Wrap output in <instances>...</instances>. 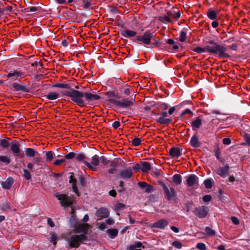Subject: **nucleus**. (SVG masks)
I'll use <instances>...</instances> for the list:
<instances>
[{"mask_svg":"<svg viewBox=\"0 0 250 250\" xmlns=\"http://www.w3.org/2000/svg\"><path fill=\"white\" fill-rule=\"evenodd\" d=\"M62 93L63 95L70 97L72 102L81 107L85 105L84 97L86 101L89 102L100 99V96L98 95L82 92L73 89H70L69 91H65Z\"/></svg>","mask_w":250,"mask_h":250,"instance_id":"obj_1","label":"nucleus"},{"mask_svg":"<svg viewBox=\"0 0 250 250\" xmlns=\"http://www.w3.org/2000/svg\"><path fill=\"white\" fill-rule=\"evenodd\" d=\"M207 51L216 54L222 58H227L229 57V55L226 53V48L223 45L214 42L212 41H209L206 44Z\"/></svg>","mask_w":250,"mask_h":250,"instance_id":"obj_2","label":"nucleus"},{"mask_svg":"<svg viewBox=\"0 0 250 250\" xmlns=\"http://www.w3.org/2000/svg\"><path fill=\"white\" fill-rule=\"evenodd\" d=\"M87 237L84 234H73L68 239L71 248H78L82 243L86 241Z\"/></svg>","mask_w":250,"mask_h":250,"instance_id":"obj_3","label":"nucleus"},{"mask_svg":"<svg viewBox=\"0 0 250 250\" xmlns=\"http://www.w3.org/2000/svg\"><path fill=\"white\" fill-rule=\"evenodd\" d=\"M55 196L60 201V203L62 207L70 206L74 202V199L72 197L68 196L65 194H56Z\"/></svg>","mask_w":250,"mask_h":250,"instance_id":"obj_4","label":"nucleus"},{"mask_svg":"<svg viewBox=\"0 0 250 250\" xmlns=\"http://www.w3.org/2000/svg\"><path fill=\"white\" fill-rule=\"evenodd\" d=\"M25 76V73L22 71L20 69L11 70L7 74V75L8 79L12 81L20 80Z\"/></svg>","mask_w":250,"mask_h":250,"instance_id":"obj_5","label":"nucleus"},{"mask_svg":"<svg viewBox=\"0 0 250 250\" xmlns=\"http://www.w3.org/2000/svg\"><path fill=\"white\" fill-rule=\"evenodd\" d=\"M159 184L163 188L164 193L167 200H173L176 195V192L175 189L173 188L169 189L166 185L163 182L160 181Z\"/></svg>","mask_w":250,"mask_h":250,"instance_id":"obj_6","label":"nucleus"},{"mask_svg":"<svg viewBox=\"0 0 250 250\" xmlns=\"http://www.w3.org/2000/svg\"><path fill=\"white\" fill-rule=\"evenodd\" d=\"M99 164V157L97 155H95L91 158V163L88 161H84V165L86 167L92 171H96L97 170V167Z\"/></svg>","mask_w":250,"mask_h":250,"instance_id":"obj_7","label":"nucleus"},{"mask_svg":"<svg viewBox=\"0 0 250 250\" xmlns=\"http://www.w3.org/2000/svg\"><path fill=\"white\" fill-rule=\"evenodd\" d=\"M152 37V34L149 31H146L143 36H137L136 37L135 41L142 42L143 43L146 45H148L151 42Z\"/></svg>","mask_w":250,"mask_h":250,"instance_id":"obj_8","label":"nucleus"},{"mask_svg":"<svg viewBox=\"0 0 250 250\" xmlns=\"http://www.w3.org/2000/svg\"><path fill=\"white\" fill-rule=\"evenodd\" d=\"M209 211L208 208L204 206L196 208L194 210V214L199 218H205Z\"/></svg>","mask_w":250,"mask_h":250,"instance_id":"obj_9","label":"nucleus"},{"mask_svg":"<svg viewBox=\"0 0 250 250\" xmlns=\"http://www.w3.org/2000/svg\"><path fill=\"white\" fill-rule=\"evenodd\" d=\"M134 101L135 99L132 97L131 100H129V99H124L121 101L118 100L116 106L121 108H126L133 105Z\"/></svg>","mask_w":250,"mask_h":250,"instance_id":"obj_10","label":"nucleus"},{"mask_svg":"<svg viewBox=\"0 0 250 250\" xmlns=\"http://www.w3.org/2000/svg\"><path fill=\"white\" fill-rule=\"evenodd\" d=\"M95 215L99 218V220L107 218L109 215V211L105 208H101L97 209Z\"/></svg>","mask_w":250,"mask_h":250,"instance_id":"obj_11","label":"nucleus"},{"mask_svg":"<svg viewBox=\"0 0 250 250\" xmlns=\"http://www.w3.org/2000/svg\"><path fill=\"white\" fill-rule=\"evenodd\" d=\"M107 100L111 103L114 104L116 105L118 100V95L115 92L109 91L106 92L105 94Z\"/></svg>","mask_w":250,"mask_h":250,"instance_id":"obj_12","label":"nucleus"},{"mask_svg":"<svg viewBox=\"0 0 250 250\" xmlns=\"http://www.w3.org/2000/svg\"><path fill=\"white\" fill-rule=\"evenodd\" d=\"M133 175V172L132 171V168L131 167H128L125 169L122 170L119 176L120 177L124 179H127L130 178Z\"/></svg>","mask_w":250,"mask_h":250,"instance_id":"obj_13","label":"nucleus"},{"mask_svg":"<svg viewBox=\"0 0 250 250\" xmlns=\"http://www.w3.org/2000/svg\"><path fill=\"white\" fill-rule=\"evenodd\" d=\"M90 226L88 224H81L75 227V232L76 233H86Z\"/></svg>","mask_w":250,"mask_h":250,"instance_id":"obj_14","label":"nucleus"},{"mask_svg":"<svg viewBox=\"0 0 250 250\" xmlns=\"http://www.w3.org/2000/svg\"><path fill=\"white\" fill-rule=\"evenodd\" d=\"M198 178L194 174L188 177L186 183L189 187H193L198 185Z\"/></svg>","mask_w":250,"mask_h":250,"instance_id":"obj_15","label":"nucleus"},{"mask_svg":"<svg viewBox=\"0 0 250 250\" xmlns=\"http://www.w3.org/2000/svg\"><path fill=\"white\" fill-rule=\"evenodd\" d=\"M229 167L226 165L224 167H219L215 170L217 174L222 177H225L229 174Z\"/></svg>","mask_w":250,"mask_h":250,"instance_id":"obj_16","label":"nucleus"},{"mask_svg":"<svg viewBox=\"0 0 250 250\" xmlns=\"http://www.w3.org/2000/svg\"><path fill=\"white\" fill-rule=\"evenodd\" d=\"M10 149L14 155H19L21 152L20 142L17 141H13Z\"/></svg>","mask_w":250,"mask_h":250,"instance_id":"obj_17","label":"nucleus"},{"mask_svg":"<svg viewBox=\"0 0 250 250\" xmlns=\"http://www.w3.org/2000/svg\"><path fill=\"white\" fill-rule=\"evenodd\" d=\"M69 183L72 184L73 191L76 194L77 196H79V192L77 187V180L75 178L73 173H71V175L69 177Z\"/></svg>","mask_w":250,"mask_h":250,"instance_id":"obj_18","label":"nucleus"},{"mask_svg":"<svg viewBox=\"0 0 250 250\" xmlns=\"http://www.w3.org/2000/svg\"><path fill=\"white\" fill-rule=\"evenodd\" d=\"M169 153L172 158H177L182 155L180 149L178 147H173L169 150Z\"/></svg>","mask_w":250,"mask_h":250,"instance_id":"obj_19","label":"nucleus"},{"mask_svg":"<svg viewBox=\"0 0 250 250\" xmlns=\"http://www.w3.org/2000/svg\"><path fill=\"white\" fill-rule=\"evenodd\" d=\"M168 225V222L166 219H161L152 225L153 228L163 229Z\"/></svg>","mask_w":250,"mask_h":250,"instance_id":"obj_20","label":"nucleus"},{"mask_svg":"<svg viewBox=\"0 0 250 250\" xmlns=\"http://www.w3.org/2000/svg\"><path fill=\"white\" fill-rule=\"evenodd\" d=\"M138 185L141 188H145V191L146 193H150L154 190L153 187L145 182H140L138 183Z\"/></svg>","mask_w":250,"mask_h":250,"instance_id":"obj_21","label":"nucleus"},{"mask_svg":"<svg viewBox=\"0 0 250 250\" xmlns=\"http://www.w3.org/2000/svg\"><path fill=\"white\" fill-rule=\"evenodd\" d=\"M12 87L13 89L17 91L27 92L28 88L23 84L14 83L12 84Z\"/></svg>","mask_w":250,"mask_h":250,"instance_id":"obj_22","label":"nucleus"},{"mask_svg":"<svg viewBox=\"0 0 250 250\" xmlns=\"http://www.w3.org/2000/svg\"><path fill=\"white\" fill-rule=\"evenodd\" d=\"M121 35L125 38L133 37L136 35L137 33L134 31L126 29L121 32Z\"/></svg>","mask_w":250,"mask_h":250,"instance_id":"obj_23","label":"nucleus"},{"mask_svg":"<svg viewBox=\"0 0 250 250\" xmlns=\"http://www.w3.org/2000/svg\"><path fill=\"white\" fill-rule=\"evenodd\" d=\"M192 129L193 130H197L202 125V121L199 117L197 118L194 121L191 123Z\"/></svg>","mask_w":250,"mask_h":250,"instance_id":"obj_24","label":"nucleus"},{"mask_svg":"<svg viewBox=\"0 0 250 250\" xmlns=\"http://www.w3.org/2000/svg\"><path fill=\"white\" fill-rule=\"evenodd\" d=\"M25 155L28 157H33L39 155L38 151L32 148H26L25 149Z\"/></svg>","mask_w":250,"mask_h":250,"instance_id":"obj_25","label":"nucleus"},{"mask_svg":"<svg viewBox=\"0 0 250 250\" xmlns=\"http://www.w3.org/2000/svg\"><path fill=\"white\" fill-rule=\"evenodd\" d=\"M156 121L157 123L161 124L166 125L169 124L172 121V120L165 118L159 114L158 116L156 118Z\"/></svg>","mask_w":250,"mask_h":250,"instance_id":"obj_26","label":"nucleus"},{"mask_svg":"<svg viewBox=\"0 0 250 250\" xmlns=\"http://www.w3.org/2000/svg\"><path fill=\"white\" fill-rule=\"evenodd\" d=\"M14 183L12 178H7L5 181L2 182V187L5 189H10Z\"/></svg>","mask_w":250,"mask_h":250,"instance_id":"obj_27","label":"nucleus"},{"mask_svg":"<svg viewBox=\"0 0 250 250\" xmlns=\"http://www.w3.org/2000/svg\"><path fill=\"white\" fill-rule=\"evenodd\" d=\"M44 97L49 100H55L59 97V94L56 92H50Z\"/></svg>","mask_w":250,"mask_h":250,"instance_id":"obj_28","label":"nucleus"},{"mask_svg":"<svg viewBox=\"0 0 250 250\" xmlns=\"http://www.w3.org/2000/svg\"><path fill=\"white\" fill-rule=\"evenodd\" d=\"M151 168V165L147 162H142L141 163V170L144 172H147Z\"/></svg>","mask_w":250,"mask_h":250,"instance_id":"obj_29","label":"nucleus"},{"mask_svg":"<svg viewBox=\"0 0 250 250\" xmlns=\"http://www.w3.org/2000/svg\"><path fill=\"white\" fill-rule=\"evenodd\" d=\"M190 143L191 146L194 147H198L200 145V143L196 135H194L192 137Z\"/></svg>","mask_w":250,"mask_h":250,"instance_id":"obj_30","label":"nucleus"},{"mask_svg":"<svg viewBox=\"0 0 250 250\" xmlns=\"http://www.w3.org/2000/svg\"><path fill=\"white\" fill-rule=\"evenodd\" d=\"M167 14L176 20L178 19L181 16L180 11L177 9H173L171 11L168 12Z\"/></svg>","mask_w":250,"mask_h":250,"instance_id":"obj_31","label":"nucleus"},{"mask_svg":"<svg viewBox=\"0 0 250 250\" xmlns=\"http://www.w3.org/2000/svg\"><path fill=\"white\" fill-rule=\"evenodd\" d=\"M107 232L108 233L111 239H114L116 237L118 233V231L117 229H108L107 230Z\"/></svg>","mask_w":250,"mask_h":250,"instance_id":"obj_32","label":"nucleus"},{"mask_svg":"<svg viewBox=\"0 0 250 250\" xmlns=\"http://www.w3.org/2000/svg\"><path fill=\"white\" fill-rule=\"evenodd\" d=\"M207 16L210 20H215L217 18L216 13L211 9L208 11Z\"/></svg>","mask_w":250,"mask_h":250,"instance_id":"obj_33","label":"nucleus"},{"mask_svg":"<svg viewBox=\"0 0 250 250\" xmlns=\"http://www.w3.org/2000/svg\"><path fill=\"white\" fill-rule=\"evenodd\" d=\"M142 246V244L140 242H137L134 245L130 246L129 247V250H139L138 248H141Z\"/></svg>","mask_w":250,"mask_h":250,"instance_id":"obj_34","label":"nucleus"},{"mask_svg":"<svg viewBox=\"0 0 250 250\" xmlns=\"http://www.w3.org/2000/svg\"><path fill=\"white\" fill-rule=\"evenodd\" d=\"M47 162H50L55 157V155L53 151H48L46 153Z\"/></svg>","mask_w":250,"mask_h":250,"instance_id":"obj_35","label":"nucleus"},{"mask_svg":"<svg viewBox=\"0 0 250 250\" xmlns=\"http://www.w3.org/2000/svg\"><path fill=\"white\" fill-rule=\"evenodd\" d=\"M205 232L208 235L212 236H215L216 234L215 231L209 227H206Z\"/></svg>","mask_w":250,"mask_h":250,"instance_id":"obj_36","label":"nucleus"},{"mask_svg":"<svg viewBox=\"0 0 250 250\" xmlns=\"http://www.w3.org/2000/svg\"><path fill=\"white\" fill-rule=\"evenodd\" d=\"M173 182L177 185H180L182 183L181 176L179 174H175L173 176Z\"/></svg>","mask_w":250,"mask_h":250,"instance_id":"obj_37","label":"nucleus"},{"mask_svg":"<svg viewBox=\"0 0 250 250\" xmlns=\"http://www.w3.org/2000/svg\"><path fill=\"white\" fill-rule=\"evenodd\" d=\"M159 20L162 22L164 23H171L172 22V21L171 19L167 16H160L159 18Z\"/></svg>","mask_w":250,"mask_h":250,"instance_id":"obj_38","label":"nucleus"},{"mask_svg":"<svg viewBox=\"0 0 250 250\" xmlns=\"http://www.w3.org/2000/svg\"><path fill=\"white\" fill-rule=\"evenodd\" d=\"M76 159L78 161L82 162L84 164L86 160V157L83 154H79L76 156Z\"/></svg>","mask_w":250,"mask_h":250,"instance_id":"obj_39","label":"nucleus"},{"mask_svg":"<svg viewBox=\"0 0 250 250\" xmlns=\"http://www.w3.org/2000/svg\"><path fill=\"white\" fill-rule=\"evenodd\" d=\"M9 142L6 139H2L0 141V146L4 148H7L9 146Z\"/></svg>","mask_w":250,"mask_h":250,"instance_id":"obj_40","label":"nucleus"},{"mask_svg":"<svg viewBox=\"0 0 250 250\" xmlns=\"http://www.w3.org/2000/svg\"><path fill=\"white\" fill-rule=\"evenodd\" d=\"M54 87L57 88H65L68 89L69 88V85L66 83H56L53 85Z\"/></svg>","mask_w":250,"mask_h":250,"instance_id":"obj_41","label":"nucleus"},{"mask_svg":"<svg viewBox=\"0 0 250 250\" xmlns=\"http://www.w3.org/2000/svg\"><path fill=\"white\" fill-rule=\"evenodd\" d=\"M0 162L8 164L10 163V159L6 156L0 155Z\"/></svg>","mask_w":250,"mask_h":250,"instance_id":"obj_42","label":"nucleus"},{"mask_svg":"<svg viewBox=\"0 0 250 250\" xmlns=\"http://www.w3.org/2000/svg\"><path fill=\"white\" fill-rule=\"evenodd\" d=\"M43 161L39 157V156L35 158V161L34 162V164L38 166H42L43 165Z\"/></svg>","mask_w":250,"mask_h":250,"instance_id":"obj_43","label":"nucleus"},{"mask_svg":"<svg viewBox=\"0 0 250 250\" xmlns=\"http://www.w3.org/2000/svg\"><path fill=\"white\" fill-rule=\"evenodd\" d=\"M193 50L198 53H205L206 50V47L205 48H202L200 47H197L194 48Z\"/></svg>","mask_w":250,"mask_h":250,"instance_id":"obj_44","label":"nucleus"},{"mask_svg":"<svg viewBox=\"0 0 250 250\" xmlns=\"http://www.w3.org/2000/svg\"><path fill=\"white\" fill-rule=\"evenodd\" d=\"M23 177L26 180H29L31 178V175L28 170L24 169L23 170Z\"/></svg>","mask_w":250,"mask_h":250,"instance_id":"obj_45","label":"nucleus"},{"mask_svg":"<svg viewBox=\"0 0 250 250\" xmlns=\"http://www.w3.org/2000/svg\"><path fill=\"white\" fill-rule=\"evenodd\" d=\"M141 143V140L139 138H135L131 141V143L134 146H138L140 145Z\"/></svg>","mask_w":250,"mask_h":250,"instance_id":"obj_46","label":"nucleus"},{"mask_svg":"<svg viewBox=\"0 0 250 250\" xmlns=\"http://www.w3.org/2000/svg\"><path fill=\"white\" fill-rule=\"evenodd\" d=\"M172 245L175 248L180 249L183 247V244L178 241H175L172 243Z\"/></svg>","mask_w":250,"mask_h":250,"instance_id":"obj_47","label":"nucleus"},{"mask_svg":"<svg viewBox=\"0 0 250 250\" xmlns=\"http://www.w3.org/2000/svg\"><path fill=\"white\" fill-rule=\"evenodd\" d=\"M91 5L92 3L89 0H86L83 1V7L85 9L89 8Z\"/></svg>","mask_w":250,"mask_h":250,"instance_id":"obj_48","label":"nucleus"},{"mask_svg":"<svg viewBox=\"0 0 250 250\" xmlns=\"http://www.w3.org/2000/svg\"><path fill=\"white\" fill-rule=\"evenodd\" d=\"M187 37V33L185 31H181L180 33L179 41L181 42L185 41Z\"/></svg>","mask_w":250,"mask_h":250,"instance_id":"obj_49","label":"nucleus"},{"mask_svg":"<svg viewBox=\"0 0 250 250\" xmlns=\"http://www.w3.org/2000/svg\"><path fill=\"white\" fill-rule=\"evenodd\" d=\"M196 248L200 250H206L207 248L205 244L199 243L196 245Z\"/></svg>","mask_w":250,"mask_h":250,"instance_id":"obj_50","label":"nucleus"},{"mask_svg":"<svg viewBox=\"0 0 250 250\" xmlns=\"http://www.w3.org/2000/svg\"><path fill=\"white\" fill-rule=\"evenodd\" d=\"M204 184L205 187L208 188H210L212 187V183L210 179H207L205 181Z\"/></svg>","mask_w":250,"mask_h":250,"instance_id":"obj_51","label":"nucleus"},{"mask_svg":"<svg viewBox=\"0 0 250 250\" xmlns=\"http://www.w3.org/2000/svg\"><path fill=\"white\" fill-rule=\"evenodd\" d=\"M76 156V154L74 152H70L65 155V157L67 159H72Z\"/></svg>","mask_w":250,"mask_h":250,"instance_id":"obj_52","label":"nucleus"},{"mask_svg":"<svg viewBox=\"0 0 250 250\" xmlns=\"http://www.w3.org/2000/svg\"><path fill=\"white\" fill-rule=\"evenodd\" d=\"M65 161V159H62L60 160H56L54 162V164L56 166H59L62 165L63 162H64Z\"/></svg>","mask_w":250,"mask_h":250,"instance_id":"obj_53","label":"nucleus"},{"mask_svg":"<svg viewBox=\"0 0 250 250\" xmlns=\"http://www.w3.org/2000/svg\"><path fill=\"white\" fill-rule=\"evenodd\" d=\"M57 237L55 235L52 234L50 237V242L53 243L54 245L57 244Z\"/></svg>","mask_w":250,"mask_h":250,"instance_id":"obj_54","label":"nucleus"},{"mask_svg":"<svg viewBox=\"0 0 250 250\" xmlns=\"http://www.w3.org/2000/svg\"><path fill=\"white\" fill-rule=\"evenodd\" d=\"M212 197L210 195H207L203 197V200L205 202H209L211 200Z\"/></svg>","mask_w":250,"mask_h":250,"instance_id":"obj_55","label":"nucleus"},{"mask_svg":"<svg viewBox=\"0 0 250 250\" xmlns=\"http://www.w3.org/2000/svg\"><path fill=\"white\" fill-rule=\"evenodd\" d=\"M98 225V228L102 230H104L106 228L105 225L104 223H98L97 224Z\"/></svg>","mask_w":250,"mask_h":250,"instance_id":"obj_56","label":"nucleus"},{"mask_svg":"<svg viewBox=\"0 0 250 250\" xmlns=\"http://www.w3.org/2000/svg\"><path fill=\"white\" fill-rule=\"evenodd\" d=\"M116 208L118 209V210H121V209H122L123 208H125V205L124 204H122V203H118L117 205H116Z\"/></svg>","mask_w":250,"mask_h":250,"instance_id":"obj_57","label":"nucleus"},{"mask_svg":"<svg viewBox=\"0 0 250 250\" xmlns=\"http://www.w3.org/2000/svg\"><path fill=\"white\" fill-rule=\"evenodd\" d=\"M186 114H189L191 115V116H192L193 115L192 112L189 109H186L185 110L182 114V116H184Z\"/></svg>","mask_w":250,"mask_h":250,"instance_id":"obj_58","label":"nucleus"},{"mask_svg":"<svg viewBox=\"0 0 250 250\" xmlns=\"http://www.w3.org/2000/svg\"><path fill=\"white\" fill-rule=\"evenodd\" d=\"M223 143L225 145H229L230 144V139L229 138H225L223 140Z\"/></svg>","mask_w":250,"mask_h":250,"instance_id":"obj_59","label":"nucleus"},{"mask_svg":"<svg viewBox=\"0 0 250 250\" xmlns=\"http://www.w3.org/2000/svg\"><path fill=\"white\" fill-rule=\"evenodd\" d=\"M120 125V123L118 121H115L114 123H113L112 126L114 128L116 129L118 128Z\"/></svg>","mask_w":250,"mask_h":250,"instance_id":"obj_60","label":"nucleus"},{"mask_svg":"<svg viewBox=\"0 0 250 250\" xmlns=\"http://www.w3.org/2000/svg\"><path fill=\"white\" fill-rule=\"evenodd\" d=\"M140 168L141 166L138 164H135L132 167H131L132 170H134L135 171H137Z\"/></svg>","mask_w":250,"mask_h":250,"instance_id":"obj_61","label":"nucleus"},{"mask_svg":"<svg viewBox=\"0 0 250 250\" xmlns=\"http://www.w3.org/2000/svg\"><path fill=\"white\" fill-rule=\"evenodd\" d=\"M101 160L104 165H107L108 163V161L107 158L104 156H102L101 157Z\"/></svg>","mask_w":250,"mask_h":250,"instance_id":"obj_62","label":"nucleus"},{"mask_svg":"<svg viewBox=\"0 0 250 250\" xmlns=\"http://www.w3.org/2000/svg\"><path fill=\"white\" fill-rule=\"evenodd\" d=\"M47 224L51 227H54V225H55L54 222L52 221V219L50 218H48L47 219Z\"/></svg>","mask_w":250,"mask_h":250,"instance_id":"obj_63","label":"nucleus"},{"mask_svg":"<svg viewBox=\"0 0 250 250\" xmlns=\"http://www.w3.org/2000/svg\"><path fill=\"white\" fill-rule=\"evenodd\" d=\"M245 141L250 145V136L249 135H246L244 137Z\"/></svg>","mask_w":250,"mask_h":250,"instance_id":"obj_64","label":"nucleus"}]
</instances>
